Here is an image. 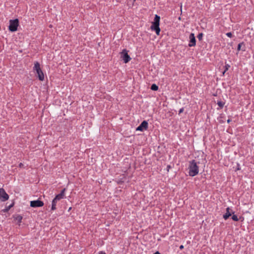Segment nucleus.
Instances as JSON below:
<instances>
[{"instance_id":"5","label":"nucleus","mask_w":254,"mask_h":254,"mask_svg":"<svg viewBox=\"0 0 254 254\" xmlns=\"http://www.w3.org/2000/svg\"><path fill=\"white\" fill-rule=\"evenodd\" d=\"M121 58L123 59L125 63H128L131 60L130 57L128 55L127 51L126 49H124L121 53Z\"/></svg>"},{"instance_id":"7","label":"nucleus","mask_w":254,"mask_h":254,"mask_svg":"<svg viewBox=\"0 0 254 254\" xmlns=\"http://www.w3.org/2000/svg\"><path fill=\"white\" fill-rule=\"evenodd\" d=\"M44 202L39 199L30 201V206L32 207H40L44 205Z\"/></svg>"},{"instance_id":"14","label":"nucleus","mask_w":254,"mask_h":254,"mask_svg":"<svg viewBox=\"0 0 254 254\" xmlns=\"http://www.w3.org/2000/svg\"><path fill=\"white\" fill-rule=\"evenodd\" d=\"M151 89L153 91H157L158 89V87L156 84H153L151 86Z\"/></svg>"},{"instance_id":"17","label":"nucleus","mask_w":254,"mask_h":254,"mask_svg":"<svg viewBox=\"0 0 254 254\" xmlns=\"http://www.w3.org/2000/svg\"><path fill=\"white\" fill-rule=\"evenodd\" d=\"M243 45H244V43H240L238 46V51H240L242 49H241V47Z\"/></svg>"},{"instance_id":"27","label":"nucleus","mask_w":254,"mask_h":254,"mask_svg":"<svg viewBox=\"0 0 254 254\" xmlns=\"http://www.w3.org/2000/svg\"><path fill=\"white\" fill-rule=\"evenodd\" d=\"M136 1V0H132V5L133 4L134 2Z\"/></svg>"},{"instance_id":"11","label":"nucleus","mask_w":254,"mask_h":254,"mask_svg":"<svg viewBox=\"0 0 254 254\" xmlns=\"http://www.w3.org/2000/svg\"><path fill=\"white\" fill-rule=\"evenodd\" d=\"M233 213H234V212L232 209H231L229 207L227 208L226 212L225 214V215H223V218H224L225 219H227Z\"/></svg>"},{"instance_id":"28","label":"nucleus","mask_w":254,"mask_h":254,"mask_svg":"<svg viewBox=\"0 0 254 254\" xmlns=\"http://www.w3.org/2000/svg\"><path fill=\"white\" fill-rule=\"evenodd\" d=\"M230 122V120L229 119L227 120V122L229 123Z\"/></svg>"},{"instance_id":"20","label":"nucleus","mask_w":254,"mask_h":254,"mask_svg":"<svg viewBox=\"0 0 254 254\" xmlns=\"http://www.w3.org/2000/svg\"><path fill=\"white\" fill-rule=\"evenodd\" d=\"M13 204H11V205H10L7 208H6V210L5 211H8L11 207L13 206Z\"/></svg>"},{"instance_id":"22","label":"nucleus","mask_w":254,"mask_h":254,"mask_svg":"<svg viewBox=\"0 0 254 254\" xmlns=\"http://www.w3.org/2000/svg\"><path fill=\"white\" fill-rule=\"evenodd\" d=\"M99 254H106L105 252L103 251H100L99 252Z\"/></svg>"},{"instance_id":"21","label":"nucleus","mask_w":254,"mask_h":254,"mask_svg":"<svg viewBox=\"0 0 254 254\" xmlns=\"http://www.w3.org/2000/svg\"><path fill=\"white\" fill-rule=\"evenodd\" d=\"M183 111H184V108H181L180 109V110L179 111V114H181V113L183 112Z\"/></svg>"},{"instance_id":"9","label":"nucleus","mask_w":254,"mask_h":254,"mask_svg":"<svg viewBox=\"0 0 254 254\" xmlns=\"http://www.w3.org/2000/svg\"><path fill=\"white\" fill-rule=\"evenodd\" d=\"M148 123L146 121H143L141 124L136 128V130L142 131L148 128Z\"/></svg>"},{"instance_id":"23","label":"nucleus","mask_w":254,"mask_h":254,"mask_svg":"<svg viewBox=\"0 0 254 254\" xmlns=\"http://www.w3.org/2000/svg\"><path fill=\"white\" fill-rule=\"evenodd\" d=\"M180 249L181 250H182L184 249V246L183 245H181L179 247Z\"/></svg>"},{"instance_id":"13","label":"nucleus","mask_w":254,"mask_h":254,"mask_svg":"<svg viewBox=\"0 0 254 254\" xmlns=\"http://www.w3.org/2000/svg\"><path fill=\"white\" fill-rule=\"evenodd\" d=\"M22 219V217L20 215H17L16 217H15V220L17 222V223L20 224V223L21 222V220Z\"/></svg>"},{"instance_id":"16","label":"nucleus","mask_w":254,"mask_h":254,"mask_svg":"<svg viewBox=\"0 0 254 254\" xmlns=\"http://www.w3.org/2000/svg\"><path fill=\"white\" fill-rule=\"evenodd\" d=\"M203 37V34L202 33H199L197 35V38L199 39V40H201Z\"/></svg>"},{"instance_id":"15","label":"nucleus","mask_w":254,"mask_h":254,"mask_svg":"<svg viewBox=\"0 0 254 254\" xmlns=\"http://www.w3.org/2000/svg\"><path fill=\"white\" fill-rule=\"evenodd\" d=\"M232 219L235 221H238V218L237 215H233L232 217Z\"/></svg>"},{"instance_id":"10","label":"nucleus","mask_w":254,"mask_h":254,"mask_svg":"<svg viewBox=\"0 0 254 254\" xmlns=\"http://www.w3.org/2000/svg\"><path fill=\"white\" fill-rule=\"evenodd\" d=\"M65 190L66 189L65 188L63 189L61 192L59 194H57L54 198L58 201L64 198Z\"/></svg>"},{"instance_id":"29","label":"nucleus","mask_w":254,"mask_h":254,"mask_svg":"<svg viewBox=\"0 0 254 254\" xmlns=\"http://www.w3.org/2000/svg\"><path fill=\"white\" fill-rule=\"evenodd\" d=\"M242 50L243 51H244L245 50V49H242Z\"/></svg>"},{"instance_id":"25","label":"nucleus","mask_w":254,"mask_h":254,"mask_svg":"<svg viewBox=\"0 0 254 254\" xmlns=\"http://www.w3.org/2000/svg\"><path fill=\"white\" fill-rule=\"evenodd\" d=\"M154 254H161L159 252H155Z\"/></svg>"},{"instance_id":"19","label":"nucleus","mask_w":254,"mask_h":254,"mask_svg":"<svg viewBox=\"0 0 254 254\" xmlns=\"http://www.w3.org/2000/svg\"><path fill=\"white\" fill-rule=\"evenodd\" d=\"M218 106L220 107V108H222V102L221 101H218V103H217Z\"/></svg>"},{"instance_id":"30","label":"nucleus","mask_w":254,"mask_h":254,"mask_svg":"<svg viewBox=\"0 0 254 254\" xmlns=\"http://www.w3.org/2000/svg\"><path fill=\"white\" fill-rule=\"evenodd\" d=\"M225 72V71H223V75L224 74Z\"/></svg>"},{"instance_id":"6","label":"nucleus","mask_w":254,"mask_h":254,"mask_svg":"<svg viewBox=\"0 0 254 254\" xmlns=\"http://www.w3.org/2000/svg\"><path fill=\"white\" fill-rule=\"evenodd\" d=\"M9 196L4 190L2 188L0 189V200L1 201H5L8 200Z\"/></svg>"},{"instance_id":"26","label":"nucleus","mask_w":254,"mask_h":254,"mask_svg":"<svg viewBox=\"0 0 254 254\" xmlns=\"http://www.w3.org/2000/svg\"><path fill=\"white\" fill-rule=\"evenodd\" d=\"M170 168V166L168 165L167 166L168 171H169V169Z\"/></svg>"},{"instance_id":"8","label":"nucleus","mask_w":254,"mask_h":254,"mask_svg":"<svg viewBox=\"0 0 254 254\" xmlns=\"http://www.w3.org/2000/svg\"><path fill=\"white\" fill-rule=\"evenodd\" d=\"M196 45V40L193 33H190L189 36V47H194Z\"/></svg>"},{"instance_id":"18","label":"nucleus","mask_w":254,"mask_h":254,"mask_svg":"<svg viewBox=\"0 0 254 254\" xmlns=\"http://www.w3.org/2000/svg\"><path fill=\"white\" fill-rule=\"evenodd\" d=\"M226 35L228 37H230V38H231L233 36V34L231 32H228V33H227L226 34Z\"/></svg>"},{"instance_id":"24","label":"nucleus","mask_w":254,"mask_h":254,"mask_svg":"<svg viewBox=\"0 0 254 254\" xmlns=\"http://www.w3.org/2000/svg\"><path fill=\"white\" fill-rule=\"evenodd\" d=\"M23 164L22 163H20L19 164V167H23Z\"/></svg>"},{"instance_id":"2","label":"nucleus","mask_w":254,"mask_h":254,"mask_svg":"<svg viewBox=\"0 0 254 254\" xmlns=\"http://www.w3.org/2000/svg\"><path fill=\"white\" fill-rule=\"evenodd\" d=\"M160 17L159 15L156 14L154 19V21L152 23L150 29L152 31H154L157 35H159L160 28L159 27Z\"/></svg>"},{"instance_id":"1","label":"nucleus","mask_w":254,"mask_h":254,"mask_svg":"<svg viewBox=\"0 0 254 254\" xmlns=\"http://www.w3.org/2000/svg\"><path fill=\"white\" fill-rule=\"evenodd\" d=\"M189 170V174L191 177H194L198 174L199 167L197 165V163L195 160H192L190 161Z\"/></svg>"},{"instance_id":"3","label":"nucleus","mask_w":254,"mask_h":254,"mask_svg":"<svg viewBox=\"0 0 254 254\" xmlns=\"http://www.w3.org/2000/svg\"><path fill=\"white\" fill-rule=\"evenodd\" d=\"M33 70L36 72L38 79L40 81H43L44 80V74L41 69L40 64L38 62L34 63Z\"/></svg>"},{"instance_id":"12","label":"nucleus","mask_w":254,"mask_h":254,"mask_svg":"<svg viewBox=\"0 0 254 254\" xmlns=\"http://www.w3.org/2000/svg\"><path fill=\"white\" fill-rule=\"evenodd\" d=\"M58 202V201L56 200L55 198L52 200V207H51V210H55L56 209V205L57 203Z\"/></svg>"},{"instance_id":"4","label":"nucleus","mask_w":254,"mask_h":254,"mask_svg":"<svg viewBox=\"0 0 254 254\" xmlns=\"http://www.w3.org/2000/svg\"><path fill=\"white\" fill-rule=\"evenodd\" d=\"M19 26V20L18 19H11L9 20V25L8 30L11 32L17 31V27Z\"/></svg>"}]
</instances>
